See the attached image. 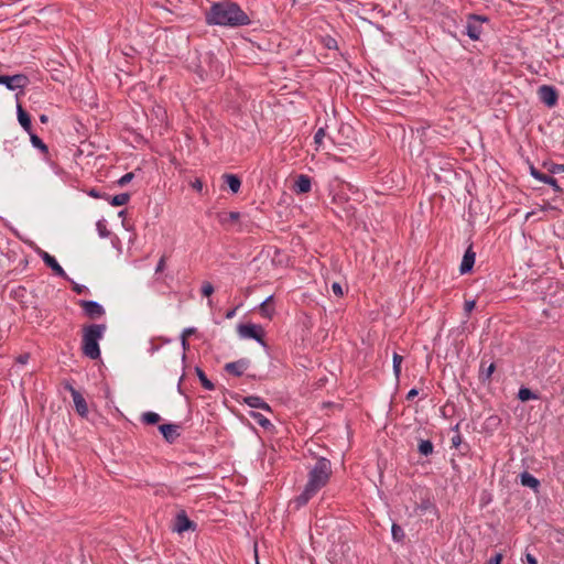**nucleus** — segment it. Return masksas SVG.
Listing matches in <instances>:
<instances>
[{
  "instance_id": "nucleus-1",
  "label": "nucleus",
  "mask_w": 564,
  "mask_h": 564,
  "mask_svg": "<svg viewBox=\"0 0 564 564\" xmlns=\"http://www.w3.org/2000/svg\"><path fill=\"white\" fill-rule=\"evenodd\" d=\"M207 25L236 29L251 24V19L241 7L231 0H221L212 3L205 11Z\"/></svg>"
},
{
  "instance_id": "nucleus-2",
  "label": "nucleus",
  "mask_w": 564,
  "mask_h": 564,
  "mask_svg": "<svg viewBox=\"0 0 564 564\" xmlns=\"http://www.w3.org/2000/svg\"><path fill=\"white\" fill-rule=\"evenodd\" d=\"M107 327L105 324H90L83 329V354L96 360L100 357L99 340L104 337Z\"/></svg>"
},
{
  "instance_id": "nucleus-3",
  "label": "nucleus",
  "mask_w": 564,
  "mask_h": 564,
  "mask_svg": "<svg viewBox=\"0 0 564 564\" xmlns=\"http://www.w3.org/2000/svg\"><path fill=\"white\" fill-rule=\"evenodd\" d=\"M332 474L330 462L324 457L317 459L314 467L308 473L306 484L321 490L327 482Z\"/></svg>"
},
{
  "instance_id": "nucleus-4",
  "label": "nucleus",
  "mask_w": 564,
  "mask_h": 564,
  "mask_svg": "<svg viewBox=\"0 0 564 564\" xmlns=\"http://www.w3.org/2000/svg\"><path fill=\"white\" fill-rule=\"evenodd\" d=\"M487 21V18L477 15V14H469L467 24H466V31L465 34L473 41H478L480 39V35L482 33V22Z\"/></svg>"
},
{
  "instance_id": "nucleus-5",
  "label": "nucleus",
  "mask_w": 564,
  "mask_h": 564,
  "mask_svg": "<svg viewBox=\"0 0 564 564\" xmlns=\"http://www.w3.org/2000/svg\"><path fill=\"white\" fill-rule=\"evenodd\" d=\"M238 335L241 338L254 339L261 345H264L263 340V328L256 324H239L237 327Z\"/></svg>"
},
{
  "instance_id": "nucleus-6",
  "label": "nucleus",
  "mask_w": 564,
  "mask_h": 564,
  "mask_svg": "<svg viewBox=\"0 0 564 564\" xmlns=\"http://www.w3.org/2000/svg\"><path fill=\"white\" fill-rule=\"evenodd\" d=\"M30 84V79L24 74H15L12 76H2V80L0 85H4L9 90H21Z\"/></svg>"
},
{
  "instance_id": "nucleus-7",
  "label": "nucleus",
  "mask_w": 564,
  "mask_h": 564,
  "mask_svg": "<svg viewBox=\"0 0 564 564\" xmlns=\"http://www.w3.org/2000/svg\"><path fill=\"white\" fill-rule=\"evenodd\" d=\"M539 99L549 108L556 106L558 93L554 86L542 85L538 89Z\"/></svg>"
},
{
  "instance_id": "nucleus-8",
  "label": "nucleus",
  "mask_w": 564,
  "mask_h": 564,
  "mask_svg": "<svg viewBox=\"0 0 564 564\" xmlns=\"http://www.w3.org/2000/svg\"><path fill=\"white\" fill-rule=\"evenodd\" d=\"M78 304L84 310L85 315L89 318H99L106 313L104 306L93 300H80Z\"/></svg>"
},
{
  "instance_id": "nucleus-9",
  "label": "nucleus",
  "mask_w": 564,
  "mask_h": 564,
  "mask_svg": "<svg viewBox=\"0 0 564 564\" xmlns=\"http://www.w3.org/2000/svg\"><path fill=\"white\" fill-rule=\"evenodd\" d=\"M318 492V489L312 487L311 485L306 484L304 487V490L295 497L290 505L294 507V509H300L303 506H305L316 494Z\"/></svg>"
},
{
  "instance_id": "nucleus-10",
  "label": "nucleus",
  "mask_w": 564,
  "mask_h": 564,
  "mask_svg": "<svg viewBox=\"0 0 564 564\" xmlns=\"http://www.w3.org/2000/svg\"><path fill=\"white\" fill-rule=\"evenodd\" d=\"M318 492V489L312 487L311 485L306 484L304 487V490L295 497L290 505L294 507V509H300L303 506H305L316 494Z\"/></svg>"
},
{
  "instance_id": "nucleus-11",
  "label": "nucleus",
  "mask_w": 564,
  "mask_h": 564,
  "mask_svg": "<svg viewBox=\"0 0 564 564\" xmlns=\"http://www.w3.org/2000/svg\"><path fill=\"white\" fill-rule=\"evenodd\" d=\"M41 258L43 260V262L52 269V271L63 278L64 280L66 281H70V278L67 275V273L65 272V270L59 265V263L57 262V260L51 256L48 252L46 251H42L41 252Z\"/></svg>"
},
{
  "instance_id": "nucleus-12",
  "label": "nucleus",
  "mask_w": 564,
  "mask_h": 564,
  "mask_svg": "<svg viewBox=\"0 0 564 564\" xmlns=\"http://www.w3.org/2000/svg\"><path fill=\"white\" fill-rule=\"evenodd\" d=\"M530 174L535 180H538V181H540L542 183L551 185L555 193H557V194H562L563 193V188L557 184V181L553 176L540 172L534 166L530 167Z\"/></svg>"
},
{
  "instance_id": "nucleus-13",
  "label": "nucleus",
  "mask_w": 564,
  "mask_h": 564,
  "mask_svg": "<svg viewBox=\"0 0 564 564\" xmlns=\"http://www.w3.org/2000/svg\"><path fill=\"white\" fill-rule=\"evenodd\" d=\"M196 523L188 519L185 511L177 513L175 518L174 530L183 533L188 530H195Z\"/></svg>"
},
{
  "instance_id": "nucleus-14",
  "label": "nucleus",
  "mask_w": 564,
  "mask_h": 564,
  "mask_svg": "<svg viewBox=\"0 0 564 564\" xmlns=\"http://www.w3.org/2000/svg\"><path fill=\"white\" fill-rule=\"evenodd\" d=\"M250 361L248 359H239L237 361L228 362L225 365V370L236 377H240L248 369Z\"/></svg>"
},
{
  "instance_id": "nucleus-15",
  "label": "nucleus",
  "mask_w": 564,
  "mask_h": 564,
  "mask_svg": "<svg viewBox=\"0 0 564 564\" xmlns=\"http://www.w3.org/2000/svg\"><path fill=\"white\" fill-rule=\"evenodd\" d=\"M69 391H70L73 402L75 404V409H76L77 413L82 417H85L88 412L86 400L84 399L82 393L79 391H77L75 388L69 387Z\"/></svg>"
},
{
  "instance_id": "nucleus-16",
  "label": "nucleus",
  "mask_w": 564,
  "mask_h": 564,
  "mask_svg": "<svg viewBox=\"0 0 564 564\" xmlns=\"http://www.w3.org/2000/svg\"><path fill=\"white\" fill-rule=\"evenodd\" d=\"M476 253L473 250V247L469 246L463 257L459 271L462 274L468 273L471 271L474 264H475Z\"/></svg>"
},
{
  "instance_id": "nucleus-17",
  "label": "nucleus",
  "mask_w": 564,
  "mask_h": 564,
  "mask_svg": "<svg viewBox=\"0 0 564 564\" xmlns=\"http://www.w3.org/2000/svg\"><path fill=\"white\" fill-rule=\"evenodd\" d=\"M160 433L169 443H173L180 435L182 425H158Z\"/></svg>"
},
{
  "instance_id": "nucleus-18",
  "label": "nucleus",
  "mask_w": 564,
  "mask_h": 564,
  "mask_svg": "<svg viewBox=\"0 0 564 564\" xmlns=\"http://www.w3.org/2000/svg\"><path fill=\"white\" fill-rule=\"evenodd\" d=\"M312 188V180L306 174H300L294 184V191L296 194L308 193Z\"/></svg>"
},
{
  "instance_id": "nucleus-19",
  "label": "nucleus",
  "mask_w": 564,
  "mask_h": 564,
  "mask_svg": "<svg viewBox=\"0 0 564 564\" xmlns=\"http://www.w3.org/2000/svg\"><path fill=\"white\" fill-rule=\"evenodd\" d=\"M17 115H18V121L21 124V127L26 131L31 132L32 130V123H31V117L30 115L22 108V106L19 104L17 107Z\"/></svg>"
},
{
  "instance_id": "nucleus-20",
  "label": "nucleus",
  "mask_w": 564,
  "mask_h": 564,
  "mask_svg": "<svg viewBox=\"0 0 564 564\" xmlns=\"http://www.w3.org/2000/svg\"><path fill=\"white\" fill-rule=\"evenodd\" d=\"M245 402L251 408V409H262L264 411L270 412L271 408L270 405L263 401L262 398L257 395H250L245 398Z\"/></svg>"
},
{
  "instance_id": "nucleus-21",
  "label": "nucleus",
  "mask_w": 564,
  "mask_h": 564,
  "mask_svg": "<svg viewBox=\"0 0 564 564\" xmlns=\"http://www.w3.org/2000/svg\"><path fill=\"white\" fill-rule=\"evenodd\" d=\"M496 369V365L491 362L488 367H486V362L481 360L480 370H479V380L482 383L489 382L490 378Z\"/></svg>"
},
{
  "instance_id": "nucleus-22",
  "label": "nucleus",
  "mask_w": 564,
  "mask_h": 564,
  "mask_svg": "<svg viewBox=\"0 0 564 564\" xmlns=\"http://www.w3.org/2000/svg\"><path fill=\"white\" fill-rule=\"evenodd\" d=\"M520 481H521V485L524 486V487H529L533 490H538L539 487H540V481L533 476L531 475L530 473L528 471H523L521 475H520Z\"/></svg>"
},
{
  "instance_id": "nucleus-23",
  "label": "nucleus",
  "mask_w": 564,
  "mask_h": 564,
  "mask_svg": "<svg viewBox=\"0 0 564 564\" xmlns=\"http://www.w3.org/2000/svg\"><path fill=\"white\" fill-rule=\"evenodd\" d=\"M225 178L226 184L230 188L232 193H238L241 186V181L237 175L234 174H225L223 176Z\"/></svg>"
},
{
  "instance_id": "nucleus-24",
  "label": "nucleus",
  "mask_w": 564,
  "mask_h": 564,
  "mask_svg": "<svg viewBox=\"0 0 564 564\" xmlns=\"http://www.w3.org/2000/svg\"><path fill=\"white\" fill-rule=\"evenodd\" d=\"M518 398L522 402H527V401H530V400L539 399L536 393H534L531 389L525 388V387H522V388L519 389Z\"/></svg>"
},
{
  "instance_id": "nucleus-25",
  "label": "nucleus",
  "mask_w": 564,
  "mask_h": 564,
  "mask_svg": "<svg viewBox=\"0 0 564 564\" xmlns=\"http://www.w3.org/2000/svg\"><path fill=\"white\" fill-rule=\"evenodd\" d=\"M196 373H197V377H198L202 386L206 390L212 391V390L215 389L214 383L207 378V376L205 375V372L200 368L196 367Z\"/></svg>"
},
{
  "instance_id": "nucleus-26",
  "label": "nucleus",
  "mask_w": 564,
  "mask_h": 564,
  "mask_svg": "<svg viewBox=\"0 0 564 564\" xmlns=\"http://www.w3.org/2000/svg\"><path fill=\"white\" fill-rule=\"evenodd\" d=\"M433 444L430 440H421L419 444V453L424 456H429L433 453Z\"/></svg>"
},
{
  "instance_id": "nucleus-27",
  "label": "nucleus",
  "mask_w": 564,
  "mask_h": 564,
  "mask_svg": "<svg viewBox=\"0 0 564 564\" xmlns=\"http://www.w3.org/2000/svg\"><path fill=\"white\" fill-rule=\"evenodd\" d=\"M129 199L130 195L128 193H121L111 197L110 204L112 206H123L129 202Z\"/></svg>"
},
{
  "instance_id": "nucleus-28",
  "label": "nucleus",
  "mask_w": 564,
  "mask_h": 564,
  "mask_svg": "<svg viewBox=\"0 0 564 564\" xmlns=\"http://www.w3.org/2000/svg\"><path fill=\"white\" fill-rule=\"evenodd\" d=\"M28 133L30 134L31 143L34 148L40 149L42 152H47V145L40 137L34 134L32 131Z\"/></svg>"
},
{
  "instance_id": "nucleus-29",
  "label": "nucleus",
  "mask_w": 564,
  "mask_h": 564,
  "mask_svg": "<svg viewBox=\"0 0 564 564\" xmlns=\"http://www.w3.org/2000/svg\"><path fill=\"white\" fill-rule=\"evenodd\" d=\"M391 533H392V539L395 542H403V540L405 538V533L399 524H397V523L392 524Z\"/></svg>"
},
{
  "instance_id": "nucleus-30",
  "label": "nucleus",
  "mask_w": 564,
  "mask_h": 564,
  "mask_svg": "<svg viewBox=\"0 0 564 564\" xmlns=\"http://www.w3.org/2000/svg\"><path fill=\"white\" fill-rule=\"evenodd\" d=\"M403 357L397 352L393 354L392 361H393V373L395 378H399L401 375V364H402Z\"/></svg>"
},
{
  "instance_id": "nucleus-31",
  "label": "nucleus",
  "mask_w": 564,
  "mask_h": 564,
  "mask_svg": "<svg viewBox=\"0 0 564 564\" xmlns=\"http://www.w3.org/2000/svg\"><path fill=\"white\" fill-rule=\"evenodd\" d=\"M142 423H158L160 421V415L155 412H144L141 416Z\"/></svg>"
},
{
  "instance_id": "nucleus-32",
  "label": "nucleus",
  "mask_w": 564,
  "mask_h": 564,
  "mask_svg": "<svg viewBox=\"0 0 564 564\" xmlns=\"http://www.w3.org/2000/svg\"><path fill=\"white\" fill-rule=\"evenodd\" d=\"M240 218V213L238 212H230L226 214L224 217H221L220 223L227 224V223H235Z\"/></svg>"
},
{
  "instance_id": "nucleus-33",
  "label": "nucleus",
  "mask_w": 564,
  "mask_h": 564,
  "mask_svg": "<svg viewBox=\"0 0 564 564\" xmlns=\"http://www.w3.org/2000/svg\"><path fill=\"white\" fill-rule=\"evenodd\" d=\"M260 314L265 318H271L273 316L274 310L270 307L269 305H265V303H261L259 305Z\"/></svg>"
},
{
  "instance_id": "nucleus-34",
  "label": "nucleus",
  "mask_w": 564,
  "mask_h": 564,
  "mask_svg": "<svg viewBox=\"0 0 564 564\" xmlns=\"http://www.w3.org/2000/svg\"><path fill=\"white\" fill-rule=\"evenodd\" d=\"M458 427L459 425H454V427L452 429L455 432V435L452 437V445L455 448H458L462 445V437L458 433Z\"/></svg>"
},
{
  "instance_id": "nucleus-35",
  "label": "nucleus",
  "mask_w": 564,
  "mask_h": 564,
  "mask_svg": "<svg viewBox=\"0 0 564 564\" xmlns=\"http://www.w3.org/2000/svg\"><path fill=\"white\" fill-rule=\"evenodd\" d=\"M547 171L550 174H560V173H564V164H556V163H551L549 166H547Z\"/></svg>"
},
{
  "instance_id": "nucleus-36",
  "label": "nucleus",
  "mask_w": 564,
  "mask_h": 564,
  "mask_svg": "<svg viewBox=\"0 0 564 564\" xmlns=\"http://www.w3.org/2000/svg\"><path fill=\"white\" fill-rule=\"evenodd\" d=\"M134 177V174L132 172H129V173H126L124 175H122L119 180H118V184L120 186H124L127 185L128 183H130Z\"/></svg>"
},
{
  "instance_id": "nucleus-37",
  "label": "nucleus",
  "mask_w": 564,
  "mask_h": 564,
  "mask_svg": "<svg viewBox=\"0 0 564 564\" xmlns=\"http://www.w3.org/2000/svg\"><path fill=\"white\" fill-rule=\"evenodd\" d=\"M73 285V291L77 294H83V293H87L88 292V289L87 286L83 285V284H78L76 282H74L72 279L69 281Z\"/></svg>"
},
{
  "instance_id": "nucleus-38",
  "label": "nucleus",
  "mask_w": 564,
  "mask_h": 564,
  "mask_svg": "<svg viewBox=\"0 0 564 564\" xmlns=\"http://www.w3.org/2000/svg\"><path fill=\"white\" fill-rule=\"evenodd\" d=\"M214 293V286L209 282H204L202 285V294L204 296H210Z\"/></svg>"
},
{
  "instance_id": "nucleus-39",
  "label": "nucleus",
  "mask_w": 564,
  "mask_h": 564,
  "mask_svg": "<svg viewBox=\"0 0 564 564\" xmlns=\"http://www.w3.org/2000/svg\"><path fill=\"white\" fill-rule=\"evenodd\" d=\"M325 137V129L324 128H319L316 132H315V135H314V142L317 144V145H321L323 143V139Z\"/></svg>"
},
{
  "instance_id": "nucleus-40",
  "label": "nucleus",
  "mask_w": 564,
  "mask_h": 564,
  "mask_svg": "<svg viewBox=\"0 0 564 564\" xmlns=\"http://www.w3.org/2000/svg\"><path fill=\"white\" fill-rule=\"evenodd\" d=\"M250 416L253 417L254 420L258 421V423H261V424H264V423H270V420L267 419L265 416H263L262 414L260 413H257L254 411H250Z\"/></svg>"
},
{
  "instance_id": "nucleus-41",
  "label": "nucleus",
  "mask_w": 564,
  "mask_h": 564,
  "mask_svg": "<svg viewBox=\"0 0 564 564\" xmlns=\"http://www.w3.org/2000/svg\"><path fill=\"white\" fill-rule=\"evenodd\" d=\"M97 229H98V232H99L100 237H102V238L108 237L109 231L107 230L106 225L101 220H99L97 223Z\"/></svg>"
},
{
  "instance_id": "nucleus-42",
  "label": "nucleus",
  "mask_w": 564,
  "mask_h": 564,
  "mask_svg": "<svg viewBox=\"0 0 564 564\" xmlns=\"http://www.w3.org/2000/svg\"><path fill=\"white\" fill-rule=\"evenodd\" d=\"M332 291L335 295L337 296H343L344 295V290H343V286L340 285V283L338 282H334L332 284Z\"/></svg>"
},
{
  "instance_id": "nucleus-43",
  "label": "nucleus",
  "mask_w": 564,
  "mask_h": 564,
  "mask_svg": "<svg viewBox=\"0 0 564 564\" xmlns=\"http://www.w3.org/2000/svg\"><path fill=\"white\" fill-rule=\"evenodd\" d=\"M475 305H476V302L475 300H469V301H466L465 302V305H464V311H465V314L468 316L471 311L475 308Z\"/></svg>"
},
{
  "instance_id": "nucleus-44",
  "label": "nucleus",
  "mask_w": 564,
  "mask_h": 564,
  "mask_svg": "<svg viewBox=\"0 0 564 564\" xmlns=\"http://www.w3.org/2000/svg\"><path fill=\"white\" fill-rule=\"evenodd\" d=\"M165 264H166V257L165 256H162L155 267V273H160L162 272L164 269H165Z\"/></svg>"
},
{
  "instance_id": "nucleus-45",
  "label": "nucleus",
  "mask_w": 564,
  "mask_h": 564,
  "mask_svg": "<svg viewBox=\"0 0 564 564\" xmlns=\"http://www.w3.org/2000/svg\"><path fill=\"white\" fill-rule=\"evenodd\" d=\"M181 344H182V348H183V360L185 359L186 355H185V351L189 348V344L187 341V338L184 337V336H181Z\"/></svg>"
},
{
  "instance_id": "nucleus-46",
  "label": "nucleus",
  "mask_w": 564,
  "mask_h": 564,
  "mask_svg": "<svg viewBox=\"0 0 564 564\" xmlns=\"http://www.w3.org/2000/svg\"><path fill=\"white\" fill-rule=\"evenodd\" d=\"M326 47L332 50V48H336L337 47V42L335 39H332V37H328L327 39V42H326Z\"/></svg>"
},
{
  "instance_id": "nucleus-47",
  "label": "nucleus",
  "mask_w": 564,
  "mask_h": 564,
  "mask_svg": "<svg viewBox=\"0 0 564 564\" xmlns=\"http://www.w3.org/2000/svg\"><path fill=\"white\" fill-rule=\"evenodd\" d=\"M192 187L198 192L202 191L203 188V182L199 180V178H196L193 183H192Z\"/></svg>"
},
{
  "instance_id": "nucleus-48",
  "label": "nucleus",
  "mask_w": 564,
  "mask_h": 564,
  "mask_svg": "<svg viewBox=\"0 0 564 564\" xmlns=\"http://www.w3.org/2000/svg\"><path fill=\"white\" fill-rule=\"evenodd\" d=\"M195 332H196V329L194 327H187V328L183 329L181 336H184L187 338L189 335H193Z\"/></svg>"
},
{
  "instance_id": "nucleus-49",
  "label": "nucleus",
  "mask_w": 564,
  "mask_h": 564,
  "mask_svg": "<svg viewBox=\"0 0 564 564\" xmlns=\"http://www.w3.org/2000/svg\"><path fill=\"white\" fill-rule=\"evenodd\" d=\"M419 395V390L413 388L411 389L406 394V400H413L415 397Z\"/></svg>"
},
{
  "instance_id": "nucleus-50",
  "label": "nucleus",
  "mask_w": 564,
  "mask_h": 564,
  "mask_svg": "<svg viewBox=\"0 0 564 564\" xmlns=\"http://www.w3.org/2000/svg\"><path fill=\"white\" fill-rule=\"evenodd\" d=\"M525 560H527L528 564H538L536 557L534 555H532L531 553L525 554Z\"/></svg>"
},
{
  "instance_id": "nucleus-51",
  "label": "nucleus",
  "mask_w": 564,
  "mask_h": 564,
  "mask_svg": "<svg viewBox=\"0 0 564 564\" xmlns=\"http://www.w3.org/2000/svg\"><path fill=\"white\" fill-rule=\"evenodd\" d=\"M502 560V555L501 554H496L494 557H491L488 562V564H500Z\"/></svg>"
},
{
  "instance_id": "nucleus-52",
  "label": "nucleus",
  "mask_w": 564,
  "mask_h": 564,
  "mask_svg": "<svg viewBox=\"0 0 564 564\" xmlns=\"http://www.w3.org/2000/svg\"><path fill=\"white\" fill-rule=\"evenodd\" d=\"M237 308L238 307H234V308L227 311L226 314H225V317L228 318V319L234 318L236 316Z\"/></svg>"
},
{
  "instance_id": "nucleus-53",
  "label": "nucleus",
  "mask_w": 564,
  "mask_h": 564,
  "mask_svg": "<svg viewBox=\"0 0 564 564\" xmlns=\"http://www.w3.org/2000/svg\"><path fill=\"white\" fill-rule=\"evenodd\" d=\"M29 360V355L24 354V355H20L17 359V361L19 364H22V365H25Z\"/></svg>"
},
{
  "instance_id": "nucleus-54",
  "label": "nucleus",
  "mask_w": 564,
  "mask_h": 564,
  "mask_svg": "<svg viewBox=\"0 0 564 564\" xmlns=\"http://www.w3.org/2000/svg\"><path fill=\"white\" fill-rule=\"evenodd\" d=\"M89 195H90L91 197H95V198H101V197L106 198V195H101V194H100L98 191H96V189H91V191L89 192Z\"/></svg>"
},
{
  "instance_id": "nucleus-55",
  "label": "nucleus",
  "mask_w": 564,
  "mask_h": 564,
  "mask_svg": "<svg viewBox=\"0 0 564 564\" xmlns=\"http://www.w3.org/2000/svg\"><path fill=\"white\" fill-rule=\"evenodd\" d=\"M431 506L430 501H424L422 502V505L420 506V509L421 510H426L429 509V507Z\"/></svg>"
},
{
  "instance_id": "nucleus-56",
  "label": "nucleus",
  "mask_w": 564,
  "mask_h": 564,
  "mask_svg": "<svg viewBox=\"0 0 564 564\" xmlns=\"http://www.w3.org/2000/svg\"><path fill=\"white\" fill-rule=\"evenodd\" d=\"M265 431H272L274 429V425H267V424H263L261 425Z\"/></svg>"
},
{
  "instance_id": "nucleus-57",
  "label": "nucleus",
  "mask_w": 564,
  "mask_h": 564,
  "mask_svg": "<svg viewBox=\"0 0 564 564\" xmlns=\"http://www.w3.org/2000/svg\"><path fill=\"white\" fill-rule=\"evenodd\" d=\"M272 300H273V295H270L262 303H265V305H269Z\"/></svg>"
},
{
  "instance_id": "nucleus-58",
  "label": "nucleus",
  "mask_w": 564,
  "mask_h": 564,
  "mask_svg": "<svg viewBox=\"0 0 564 564\" xmlns=\"http://www.w3.org/2000/svg\"><path fill=\"white\" fill-rule=\"evenodd\" d=\"M40 121L43 122V123L47 122V116L41 115L40 116Z\"/></svg>"
},
{
  "instance_id": "nucleus-59",
  "label": "nucleus",
  "mask_w": 564,
  "mask_h": 564,
  "mask_svg": "<svg viewBox=\"0 0 564 564\" xmlns=\"http://www.w3.org/2000/svg\"><path fill=\"white\" fill-rule=\"evenodd\" d=\"M250 427L252 429V431H256V427L253 424H250Z\"/></svg>"
},
{
  "instance_id": "nucleus-60",
  "label": "nucleus",
  "mask_w": 564,
  "mask_h": 564,
  "mask_svg": "<svg viewBox=\"0 0 564 564\" xmlns=\"http://www.w3.org/2000/svg\"><path fill=\"white\" fill-rule=\"evenodd\" d=\"M250 427L252 429V431H256V427L253 424H250Z\"/></svg>"
},
{
  "instance_id": "nucleus-61",
  "label": "nucleus",
  "mask_w": 564,
  "mask_h": 564,
  "mask_svg": "<svg viewBox=\"0 0 564 564\" xmlns=\"http://www.w3.org/2000/svg\"><path fill=\"white\" fill-rule=\"evenodd\" d=\"M250 427L252 429V431H256V427L253 424H250Z\"/></svg>"
}]
</instances>
